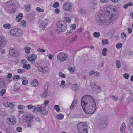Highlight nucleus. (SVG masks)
<instances>
[{"label":"nucleus","mask_w":133,"mask_h":133,"mask_svg":"<svg viewBox=\"0 0 133 133\" xmlns=\"http://www.w3.org/2000/svg\"><path fill=\"white\" fill-rule=\"evenodd\" d=\"M59 105H55L54 106V109L58 112L59 111L60 109L59 108Z\"/></svg>","instance_id":"48"},{"label":"nucleus","mask_w":133,"mask_h":133,"mask_svg":"<svg viewBox=\"0 0 133 133\" xmlns=\"http://www.w3.org/2000/svg\"><path fill=\"white\" fill-rule=\"evenodd\" d=\"M66 34L67 35L69 36H70L71 35L74 34V33L73 32V31L70 29L69 31L68 30Z\"/></svg>","instance_id":"30"},{"label":"nucleus","mask_w":133,"mask_h":133,"mask_svg":"<svg viewBox=\"0 0 133 133\" xmlns=\"http://www.w3.org/2000/svg\"><path fill=\"white\" fill-rule=\"evenodd\" d=\"M6 42L5 39L0 36V48H3L5 45Z\"/></svg>","instance_id":"11"},{"label":"nucleus","mask_w":133,"mask_h":133,"mask_svg":"<svg viewBox=\"0 0 133 133\" xmlns=\"http://www.w3.org/2000/svg\"><path fill=\"white\" fill-rule=\"evenodd\" d=\"M122 46V44L121 43H119L116 44V47L118 48L119 49L121 48Z\"/></svg>","instance_id":"56"},{"label":"nucleus","mask_w":133,"mask_h":133,"mask_svg":"<svg viewBox=\"0 0 133 133\" xmlns=\"http://www.w3.org/2000/svg\"><path fill=\"white\" fill-rule=\"evenodd\" d=\"M26 121L27 122H32L33 118V116L31 115H28L26 116Z\"/></svg>","instance_id":"14"},{"label":"nucleus","mask_w":133,"mask_h":133,"mask_svg":"<svg viewBox=\"0 0 133 133\" xmlns=\"http://www.w3.org/2000/svg\"><path fill=\"white\" fill-rule=\"evenodd\" d=\"M24 49L26 53L29 54L30 53V47H28L25 48Z\"/></svg>","instance_id":"42"},{"label":"nucleus","mask_w":133,"mask_h":133,"mask_svg":"<svg viewBox=\"0 0 133 133\" xmlns=\"http://www.w3.org/2000/svg\"><path fill=\"white\" fill-rule=\"evenodd\" d=\"M21 25L23 26H25L26 25V23L25 21H23L20 23Z\"/></svg>","instance_id":"59"},{"label":"nucleus","mask_w":133,"mask_h":133,"mask_svg":"<svg viewBox=\"0 0 133 133\" xmlns=\"http://www.w3.org/2000/svg\"><path fill=\"white\" fill-rule=\"evenodd\" d=\"M60 86L61 87L64 88L65 86V83L64 81H62Z\"/></svg>","instance_id":"50"},{"label":"nucleus","mask_w":133,"mask_h":133,"mask_svg":"<svg viewBox=\"0 0 133 133\" xmlns=\"http://www.w3.org/2000/svg\"><path fill=\"white\" fill-rule=\"evenodd\" d=\"M49 71V69L43 67L42 69V72L43 73H46Z\"/></svg>","instance_id":"35"},{"label":"nucleus","mask_w":133,"mask_h":133,"mask_svg":"<svg viewBox=\"0 0 133 133\" xmlns=\"http://www.w3.org/2000/svg\"><path fill=\"white\" fill-rule=\"evenodd\" d=\"M117 15L112 14L110 17V19L109 20V24H112L115 22L117 18Z\"/></svg>","instance_id":"10"},{"label":"nucleus","mask_w":133,"mask_h":133,"mask_svg":"<svg viewBox=\"0 0 133 133\" xmlns=\"http://www.w3.org/2000/svg\"><path fill=\"white\" fill-rule=\"evenodd\" d=\"M116 64L118 68H120L121 67V63L119 60H117L116 61Z\"/></svg>","instance_id":"37"},{"label":"nucleus","mask_w":133,"mask_h":133,"mask_svg":"<svg viewBox=\"0 0 133 133\" xmlns=\"http://www.w3.org/2000/svg\"><path fill=\"white\" fill-rule=\"evenodd\" d=\"M93 35L95 37L98 38L99 37L100 34L98 32H95L93 33Z\"/></svg>","instance_id":"39"},{"label":"nucleus","mask_w":133,"mask_h":133,"mask_svg":"<svg viewBox=\"0 0 133 133\" xmlns=\"http://www.w3.org/2000/svg\"><path fill=\"white\" fill-rule=\"evenodd\" d=\"M10 54L11 55L13 56H16V52L15 50L13 49H12L10 50Z\"/></svg>","instance_id":"22"},{"label":"nucleus","mask_w":133,"mask_h":133,"mask_svg":"<svg viewBox=\"0 0 133 133\" xmlns=\"http://www.w3.org/2000/svg\"><path fill=\"white\" fill-rule=\"evenodd\" d=\"M18 73L19 74H22L24 73L25 72V70H24L23 69H18Z\"/></svg>","instance_id":"53"},{"label":"nucleus","mask_w":133,"mask_h":133,"mask_svg":"<svg viewBox=\"0 0 133 133\" xmlns=\"http://www.w3.org/2000/svg\"><path fill=\"white\" fill-rule=\"evenodd\" d=\"M114 29H111L110 31V34L111 35H110V36H112V35L114 34Z\"/></svg>","instance_id":"60"},{"label":"nucleus","mask_w":133,"mask_h":133,"mask_svg":"<svg viewBox=\"0 0 133 133\" xmlns=\"http://www.w3.org/2000/svg\"><path fill=\"white\" fill-rule=\"evenodd\" d=\"M23 68L26 70H29L31 68V66L29 64L24 63L23 66Z\"/></svg>","instance_id":"23"},{"label":"nucleus","mask_w":133,"mask_h":133,"mask_svg":"<svg viewBox=\"0 0 133 133\" xmlns=\"http://www.w3.org/2000/svg\"><path fill=\"white\" fill-rule=\"evenodd\" d=\"M68 58V54L63 52L59 53L57 56V60L61 62H63L65 61Z\"/></svg>","instance_id":"6"},{"label":"nucleus","mask_w":133,"mask_h":133,"mask_svg":"<svg viewBox=\"0 0 133 133\" xmlns=\"http://www.w3.org/2000/svg\"><path fill=\"white\" fill-rule=\"evenodd\" d=\"M6 130L7 133H11V129L10 128H6Z\"/></svg>","instance_id":"61"},{"label":"nucleus","mask_w":133,"mask_h":133,"mask_svg":"<svg viewBox=\"0 0 133 133\" xmlns=\"http://www.w3.org/2000/svg\"><path fill=\"white\" fill-rule=\"evenodd\" d=\"M5 85V83L4 80L2 78L0 79V87L3 88Z\"/></svg>","instance_id":"27"},{"label":"nucleus","mask_w":133,"mask_h":133,"mask_svg":"<svg viewBox=\"0 0 133 133\" xmlns=\"http://www.w3.org/2000/svg\"><path fill=\"white\" fill-rule=\"evenodd\" d=\"M5 106L6 107H9L10 108H12L14 106V104L9 102H7L5 104Z\"/></svg>","instance_id":"33"},{"label":"nucleus","mask_w":133,"mask_h":133,"mask_svg":"<svg viewBox=\"0 0 133 133\" xmlns=\"http://www.w3.org/2000/svg\"><path fill=\"white\" fill-rule=\"evenodd\" d=\"M43 115H47L48 114V111L46 110L45 107H42V109L40 112Z\"/></svg>","instance_id":"20"},{"label":"nucleus","mask_w":133,"mask_h":133,"mask_svg":"<svg viewBox=\"0 0 133 133\" xmlns=\"http://www.w3.org/2000/svg\"><path fill=\"white\" fill-rule=\"evenodd\" d=\"M87 124L84 122L79 123L77 125V129L79 133H87L88 130Z\"/></svg>","instance_id":"3"},{"label":"nucleus","mask_w":133,"mask_h":133,"mask_svg":"<svg viewBox=\"0 0 133 133\" xmlns=\"http://www.w3.org/2000/svg\"><path fill=\"white\" fill-rule=\"evenodd\" d=\"M121 37L122 39L125 40L127 38L126 34L124 32H122L121 33Z\"/></svg>","instance_id":"32"},{"label":"nucleus","mask_w":133,"mask_h":133,"mask_svg":"<svg viewBox=\"0 0 133 133\" xmlns=\"http://www.w3.org/2000/svg\"><path fill=\"white\" fill-rule=\"evenodd\" d=\"M108 8L107 6L104 8L102 10L103 14L102 13H98L96 17L97 22H99L100 24L108 23Z\"/></svg>","instance_id":"2"},{"label":"nucleus","mask_w":133,"mask_h":133,"mask_svg":"<svg viewBox=\"0 0 133 133\" xmlns=\"http://www.w3.org/2000/svg\"><path fill=\"white\" fill-rule=\"evenodd\" d=\"M34 107L35 106L32 105H29L28 106V108L29 110L33 109Z\"/></svg>","instance_id":"55"},{"label":"nucleus","mask_w":133,"mask_h":133,"mask_svg":"<svg viewBox=\"0 0 133 133\" xmlns=\"http://www.w3.org/2000/svg\"><path fill=\"white\" fill-rule=\"evenodd\" d=\"M6 90L5 89H3L0 91V95L1 96H3V95L5 94Z\"/></svg>","instance_id":"46"},{"label":"nucleus","mask_w":133,"mask_h":133,"mask_svg":"<svg viewBox=\"0 0 133 133\" xmlns=\"http://www.w3.org/2000/svg\"><path fill=\"white\" fill-rule=\"evenodd\" d=\"M9 121L10 122V124H14L16 122V118L12 116L9 118Z\"/></svg>","instance_id":"16"},{"label":"nucleus","mask_w":133,"mask_h":133,"mask_svg":"<svg viewBox=\"0 0 133 133\" xmlns=\"http://www.w3.org/2000/svg\"><path fill=\"white\" fill-rule=\"evenodd\" d=\"M23 17V14L22 13H20L19 15L17 16L15 20L17 22H19L21 21Z\"/></svg>","instance_id":"18"},{"label":"nucleus","mask_w":133,"mask_h":133,"mask_svg":"<svg viewBox=\"0 0 133 133\" xmlns=\"http://www.w3.org/2000/svg\"><path fill=\"white\" fill-rule=\"evenodd\" d=\"M17 108L19 109H25V106L22 105H19L17 106Z\"/></svg>","instance_id":"52"},{"label":"nucleus","mask_w":133,"mask_h":133,"mask_svg":"<svg viewBox=\"0 0 133 133\" xmlns=\"http://www.w3.org/2000/svg\"><path fill=\"white\" fill-rule=\"evenodd\" d=\"M58 75L59 76L62 78H64L66 77L65 75L61 71H60L59 72Z\"/></svg>","instance_id":"40"},{"label":"nucleus","mask_w":133,"mask_h":133,"mask_svg":"<svg viewBox=\"0 0 133 133\" xmlns=\"http://www.w3.org/2000/svg\"><path fill=\"white\" fill-rule=\"evenodd\" d=\"M67 69L72 74L74 73L75 71V68L72 67H68Z\"/></svg>","instance_id":"25"},{"label":"nucleus","mask_w":133,"mask_h":133,"mask_svg":"<svg viewBox=\"0 0 133 133\" xmlns=\"http://www.w3.org/2000/svg\"><path fill=\"white\" fill-rule=\"evenodd\" d=\"M78 12L80 14H85L86 12L84 9H81L78 10Z\"/></svg>","instance_id":"36"},{"label":"nucleus","mask_w":133,"mask_h":133,"mask_svg":"<svg viewBox=\"0 0 133 133\" xmlns=\"http://www.w3.org/2000/svg\"><path fill=\"white\" fill-rule=\"evenodd\" d=\"M70 27L71 28L70 30H72L73 31V30L76 29V25L75 24H72L71 25Z\"/></svg>","instance_id":"44"},{"label":"nucleus","mask_w":133,"mask_h":133,"mask_svg":"<svg viewBox=\"0 0 133 133\" xmlns=\"http://www.w3.org/2000/svg\"><path fill=\"white\" fill-rule=\"evenodd\" d=\"M28 63L27 61L25 59H23L21 61V63Z\"/></svg>","instance_id":"64"},{"label":"nucleus","mask_w":133,"mask_h":133,"mask_svg":"<svg viewBox=\"0 0 133 133\" xmlns=\"http://www.w3.org/2000/svg\"><path fill=\"white\" fill-rule=\"evenodd\" d=\"M77 99H74L70 107V108L71 110L74 107L76 106L77 103Z\"/></svg>","instance_id":"17"},{"label":"nucleus","mask_w":133,"mask_h":133,"mask_svg":"<svg viewBox=\"0 0 133 133\" xmlns=\"http://www.w3.org/2000/svg\"><path fill=\"white\" fill-rule=\"evenodd\" d=\"M20 79V77L19 75H15L14 76L13 79L14 81H16V79Z\"/></svg>","instance_id":"54"},{"label":"nucleus","mask_w":133,"mask_h":133,"mask_svg":"<svg viewBox=\"0 0 133 133\" xmlns=\"http://www.w3.org/2000/svg\"><path fill=\"white\" fill-rule=\"evenodd\" d=\"M28 83V81L27 80H24L22 82V84L25 85Z\"/></svg>","instance_id":"58"},{"label":"nucleus","mask_w":133,"mask_h":133,"mask_svg":"<svg viewBox=\"0 0 133 133\" xmlns=\"http://www.w3.org/2000/svg\"><path fill=\"white\" fill-rule=\"evenodd\" d=\"M31 60L32 61V64H34L35 63V62L36 59L37 58V55L35 54H32L31 56Z\"/></svg>","instance_id":"24"},{"label":"nucleus","mask_w":133,"mask_h":133,"mask_svg":"<svg viewBox=\"0 0 133 133\" xmlns=\"http://www.w3.org/2000/svg\"><path fill=\"white\" fill-rule=\"evenodd\" d=\"M38 82L36 79L33 80L31 82V85L33 87H35L37 86L38 84Z\"/></svg>","instance_id":"21"},{"label":"nucleus","mask_w":133,"mask_h":133,"mask_svg":"<svg viewBox=\"0 0 133 133\" xmlns=\"http://www.w3.org/2000/svg\"><path fill=\"white\" fill-rule=\"evenodd\" d=\"M92 90L95 93H98L101 91V89L99 87L97 86L92 87Z\"/></svg>","instance_id":"13"},{"label":"nucleus","mask_w":133,"mask_h":133,"mask_svg":"<svg viewBox=\"0 0 133 133\" xmlns=\"http://www.w3.org/2000/svg\"><path fill=\"white\" fill-rule=\"evenodd\" d=\"M108 43V40L106 39H103L102 40V44H106Z\"/></svg>","instance_id":"47"},{"label":"nucleus","mask_w":133,"mask_h":133,"mask_svg":"<svg viewBox=\"0 0 133 133\" xmlns=\"http://www.w3.org/2000/svg\"><path fill=\"white\" fill-rule=\"evenodd\" d=\"M72 6V4L69 2H66L63 5V8L65 10H68L71 12L70 9Z\"/></svg>","instance_id":"7"},{"label":"nucleus","mask_w":133,"mask_h":133,"mask_svg":"<svg viewBox=\"0 0 133 133\" xmlns=\"http://www.w3.org/2000/svg\"><path fill=\"white\" fill-rule=\"evenodd\" d=\"M69 86L70 88L74 91H77L79 89L78 86L76 84H72L70 83Z\"/></svg>","instance_id":"12"},{"label":"nucleus","mask_w":133,"mask_h":133,"mask_svg":"<svg viewBox=\"0 0 133 133\" xmlns=\"http://www.w3.org/2000/svg\"><path fill=\"white\" fill-rule=\"evenodd\" d=\"M42 107H41L40 105H38L37 107L35 108L32 111L34 112H36L37 111L40 112Z\"/></svg>","instance_id":"19"},{"label":"nucleus","mask_w":133,"mask_h":133,"mask_svg":"<svg viewBox=\"0 0 133 133\" xmlns=\"http://www.w3.org/2000/svg\"><path fill=\"white\" fill-rule=\"evenodd\" d=\"M11 25L10 24L6 23L5 24H4L3 25V27L7 29H9L10 28H11Z\"/></svg>","instance_id":"29"},{"label":"nucleus","mask_w":133,"mask_h":133,"mask_svg":"<svg viewBox=\"0 0 133 133\" xmlns=\"http://www.w3.org/2000/svg\"><path fill=\"white\" fill-rule=\"evenodd\" d=\"M48 88L45 89L44 91V92L43 93L41 97H42L45 98L48 94Z\"/></svg>","instance_id":"26"},{"label":"nucleus","mask_w":133,"mask_h":133,"mask_svg":"<svg viewBox=\"0 0 133 133\" xmlns=\"http://www.w3.org/2000/svg\"><path fill=\"white\" fill-rule=\"evenodd\" d=\"M64 19L67 22L69 23H70L71 19L70 18L66 17H64Z\"/></svg>","instance_id":"43"},{"label":"nucleus","mask_w":133,"mask_h":133,"mask_svg":"<svg viewBox=\"0 0 133 133\" xmlns=\"http://www.w3.org/2000/svg\"><path fill=\"white\" fill-rule=\"evenodd\" d=\"M12 76V74L11 73H9L8 74V75H7L6 76V78L7 79L8 78H9V79H10V78H11Z\"/></svg>","instance_id":"63"},{"label":"nucleus","mask_w":133,"mask_h":133,"mask_svg":"<svg viewBox=\"0 0 133 133\" xmlns=\"http://www.w3.org/2000/svg\"><path fill=\"white\" fill-rule=\"evenodd\" d=\"M59 6V4L57 2H56L53 5V7L55 8L58 7Z\"/></svg>","instance_id":"45"},{"label":"nucleus","mask_w":133,"mask_h":133,"mask_svg":"<svg viewBox=\"0 0 133 133\" xmlns=\"http://www.w3.org/2000/svg\"><path fill=\"white\" fill-rule=\"evenodd\" d=\"M37 51L38 52H45V50L42 48H39L37 49Z\"/></svg>","instance_id":"57"},{"label":"nucleus","mask_w":133,"mask_h":133,"mask_svg":"<svg viewBox=\"0 0 133 133\" xmlns=\"http://www.w3.org/2000/svg\"><path fill=\"white\" fill-rule=\"evenodd\" d=\"M22 129L21 127H18L17 128L16 130L18 132H21L22 131Z\"/></svg>","instance_id":"62"},{"label":"nucleus","mask_w":133,"mask_h":133,"mask_svg":"<svg viewBox=\"0 0 133 133\" xmlns=\"http://www.w3.org/2000/svg\"><path fill=\"white\" fill-rule=\"evenodd\" d=\"M105 124V122H102L98 124V127L100 128H103V127L104 126V125Z\"/></svg>","instance_id":"34"},{"label":"nucleus","mask_w":133,"mask_h":133,"mask_svg":"<svg viewBox=\"0 0 133 133\" xmlns=\"http://www.w3.org/2000/svg\"><path fill=\"white\" fill-rule=\"evenodd\" d=\"M81 104L84 111L87 114H91L96 110V103L92 97L90 95H86L83 97Z\"/></svg>","instance_id":"1"},{"label":"nucleus","mask_w":133,"mask_h":133,"mask_svg":"<svg viewBox=\"0 0 133 133\" xmlns=\"http://www.w3.org/2000/svg\"><path fill=\"white\" fill-rule=\"evenodd\" d=\"M110 98L112 100L114 101H117L118 100V98L116 97L115 96H110Z\"/></svg>","instance_id":"51"},{"label":"nucleus","mask_w":133,"mask_h":133,"mask_svg":"<svg viewBox=\"0 0 133 133\" xmlns=\"http://www.w3.org/2000/svg\"><path fill=\"white\" fill-rule=\"evenodd\" d=\"M5 10L6 12L9 14L14 13L16 11V9L15 7H7Z\"/></svg>","instance_id":"8"},{"label":"nucleus","mask_w":133,"mask_h":133,"mask_svg":"<svg viewBox=\"0 0 133 133\" xmlns=\"http://www.w3.org/2000/svg\"><path fill=\"white\" fill-rule=\"evenodd\" d=\"M15 2V0L9 1L5 3V5L8 7H15L16 6Z\"/></svg>","instance_id":"9"},{"label":"nucleus","mask_w":133,"mask_h":133,"mask_svg":"<svg viewBox=\"0 0 133 133\" xmlns=\"http://www.w3.org/2000/svg\"><path fill=\"white\" fill-rule=\"evenodd\" d=\"M25 9L26 11H29L30 10V6L29 4H26L25 6Z\"/></svg>","instance_id":"31"},{"label":"nucleus","mask_w":133,"mask_h":133,"mask_svg":"<svg viewBox=\"0 0 133 133\" xmlns=\"http://www.w3.org/2000/svg\"><path fill=\"white\" fill-rule=\"evenodd\" d=\"M64 115L61 114H59L57 115L56 118L59 120H61L63 119Z\"/></svg>","instance_id":"28"},{"label":"nucleus","mask_w":133,"mask_h":133,"mask_svg":"<svg viewBox=\"0 0 133 133\" xmlns=\"http://www.w3.org/2000/svg\"><path fill=\"white\" fill-rule=\"evenodd\" d=\"M108 50L106 48L103 49L102 51V54L103 56H105L106 55V52Z\"/></svg>","instance_id":"38"},{"label":"nucleus","mask_w":133,"mask_h":133,"mask_svg":"<svg viewBox=\"0 0 133 133\" xmlns=\"http://www.w3.org/2000/svg\"><path fill=\"white\" fill-rule=\"evenodd\" d=\"M36 10L39 12H44V10L43 9H41V8L37 7L36 9Z\"/></svg>","instance_id":"41"},{"label":"nucleus","mask_w":133,"mask_h":133,"mask_svg":"<svg viewBox=\"0 0 133 133\" xmlns=\"http://www.w3.org/2000/svg\"><path fill=\"white\" fill-rule=\"evenodd\" d=\"M123 76L125 79H128L129 77V75L127 73H125L123 74Z\"/></svg>","instance_id":"49"},{"label":"nucleus","mask_w":133,"mask_h":133,"mask_svg":"<svg viewBox=\"0 0 133 133\" xmlns=\"http://www.w3.org/2000/svg\"><path fill=\"white\" fill-rule=\"evenodd\" d=\"M57 30L60 32H64L66 29L67 25L65 21L60 20L56 23Z\"/></svg>","instance_id":"4"},{"label":"nucleus","mask_w":133,"mask_h":133,"mask_svg":"<svg viewBox=\"0 0 133 133\" xmlns=\"http://www.w3.org/2000/svg\"><path fill=\"white\" fill-rule=\"evenodd\" d=\"M125 124L124 122H123L120 128L121 133H125Z\"/></svg>","instance_id":"15"},{"label":"nucleus","mask_w":133,"mask_h":133,"mask_svg":"<svg viewBox=\"0 0 133 133\" xmlns=\"http://www.w3.org/2000/svg\"><path fill=\"white\" fill-rule=\"evenodd\" d=\"M11 35L14 37H18L21 36L23 34L22 31L17 28H14L11 29L10 32Z\"/></svg>","instance_id":"5"}]
</instances>
